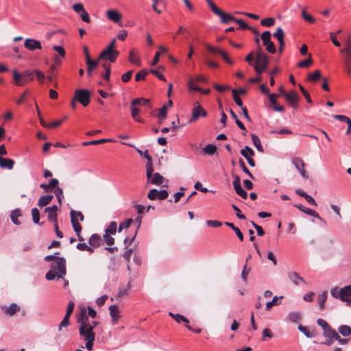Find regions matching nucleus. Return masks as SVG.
Here are the masks:
<instances>
[{"label":"nucleus","mask_w":351,"mask_h":351,"mask_svg":"<svg viewBox=\"0 0 351 351\" xmlns=\"http://www.w3.org/2000/svg\"><path fill=\"white\" fill-rule=\"evenodd\" d=\"M51 269L46 274L45 278L48 280H52L55 278H63L66 275V261L64 258H56V261L50 265Z\"/></svg>","instance_id":"nucleus-1"},{"label":"nucleus","mask_w":351,"mask_h":351,"mask_svg":"<svg viewBox=\"0 0 351 351\" xmlns=\"http://www.w3.org/2000/svg\"><path fill=\"white\" fill-rule=\"evenodd\" d=\"M342 55L343 66L346 73L351 77V36H348L340 49Z\"/></svg>","instance_id":"nucleus-2"},{"label":"nucleus","mask_w":351,"mask_h":351,"mask_svg":"<svg viewBox=\"0 0 351 351\" xmlns=\"http://www.w3.org/2000/svg\"><path fill=\"white\" fill-rule=\"evenodd\" d=\"M330 294L335 298L347 303H351V285H347L342 288L333 287L330 290Z\"/></svg>","instance_id":"nucleus-3"},{"label":"nucleus","mask_w":351,"mask_h":351,"mask_svg":"<svg viewBox=\"0 0 351 351\" xmlns=\"http://www.w3.org/2000/svg\"><path fill=\"white\" fill-rule=\"evenodd\" d=\"M91 93L86 89H77L75 91L74 97L83 106L86 107L89 104Z\"/></svg>","instance_id":"nucleus-4"},{"label":"nucleus","mask_w":351,"mask_h":351,"mask_svg":"<svg viewBox=\"0 0 351 351\" xmlns=\"http://www.w3.org/2000/svg\"><path fill=\"white\" fill-rule=\"evenodd\" d=\"M73 10L77 13L81 19L85 23H90V19L88 13L86 11L83 4L82 3H75L72 6Z\"/></svg>","instance_id":"nucleus-5"},{"label":"nucleus","mask_w":351,"mask_h":351,"mask_svg":"<svg viewBox=\"0 0 351 351\" xmlns=\"http://www.w3.org/2000/svg\"><path fill=\"white\" fill-rule=\"evenodd\" d=\"M136 151L141 156H144L147 160V162L146 164V174H147V177L149 179H150V177L154 171V167H153V164H152V158L149 154L147 150H146L143 152L142 150H141L139 149H136Z\"/></svg>","instance_id":"nucleus-6"},{"label":"nucleus","mask_w":351,"mask_h":351,"mask_svg":"<svg viewBox=\"0 0 351 351\" xmlns=\"http://www.w3.org/2000/svg\"><path fill=\"white\" fill-rule=\"evenodd\" d=\"M269 64L268 56L264 53L261 48L258 47V50L256 54V62L254 65L262 66L263 69H267Z\"/></svg>","instance_id":"nucleus-7"},{"label":"nucleus","mask_w":351,"mask_h":351,"mask_svg":"<svg viewBox=\"0 0 351 351\" xmlns=\"http://www.w3.org/2000/svg\"><path fill=\"white\" fill-rule=\"evenodd\" d=\"M119 54V52L117 50H108V49L106 48L99 54V59L108 60L111 62H114Z\"/></svg>","instance_id":"nucleus-8"},{"label":"nucleus","mask_w":351,"mask_h":351,"mask_svg":"<svg viewBox=\"0 0 351 351\" xmlns=\"http://www.w3.org/2000/svg\"><path fill=\"white\" fill-rule=\"evenodd\" d=\"M292 163L293 164L295 167L298 170L302 178H304V179L308 178V173L304 169L305 163L302 158L298 157L293 158L292 159Z\"/></svg>","instance_id":"nucleus-9"},{"label":"nucleus","mask_w":351,"mask_h":351,"mask_svg":"<svg viewBox=\"0 0 351 351\" xmlns=\"http://www.w3.org/2000/svg\"><path fill=\"white\" fill-rule=\"evenodd\" d=\"M94 326L90 324L81 325L79 328L80 335L82 336L84 339L95 338V335L93 332Z\"/></svg>","instance_id":"nucleus-10"},{"label":"nucleus","mask_w":351,"mask_h":351,"mask_svg":"<svg viewBox=\"0 0 351 351\" xmlns=\"http://www.w3.org/2000/svg\"><path fill=\"white\" fill-rule=\"evenodd\" d=\"M285 97L289 105L294 109L298 108V94L295 90H291L285 93Z\"/></svg>","instance_id":"nucleus-11"},{"label":"nucleus","mask_w":351,"mask_h":351,"mask_svg":"<svg viewBox=\"0 0 351 351\" xmlns=\"http://www.w3.org/2000/svg\"><path fill=\"white\" fill-rule=\"evenodd\" d=\"M206 115V111L200 105H197L193 108L192 110V117L189 123H192L200 117H205Z\"/></svg>","instance_id":"nucleus-12"},{"label":"nucleus","mask_w":351,"mask_h":351,"mask_svg":"<svg viewBox=\"0 0 351 351\" xmlns=\"http://www.w3.org/2000/svg\"><path fill=\"white\" fill-rule=\"evenodd\" d=\"M24 47L32 51L42 49L40 42L33 38H26L24 42Z\"/></svg>","instance_id":"nucleus-13"},{"label":"nucleus","mask_w":351,"mask_h":351,"mask_svg":"<svg viewBox=\"0 0 351 351\" xmlns=\"http://www.w3.org/2000/svg\"><path fill=\"white\" fill-rule=\"evenodd\" d=\"M13 80L12 83L18 86H23L27 84V80L23 77V73H21L16 70L12 71Z\"/></svg>","instance_id":"nucleus-14"},{"label":"nucleus","mask_w":351,"mask_h":351,"mask_svg":"<svg viewBox=\"0 0 351 351\" xmlns=\"http://www.w3.org/2000/svg\"><path fill=\"white\" fill-rule=\"evenodd\" d=\"M295 207L298 208L299 210H300L304 213H305L311 217L317 218L320 221H322V218L319 217V214L315 210H314L311 208H306L300 204H295Z\"/></svg>","instance_id":"nucleus-15"},{"label":"nucleus","mask_w":351,"mask_h":351,"mask_svg":"<svg viewBox=\"0 0 351 351\" xmlns=\"http://www.w3.org/2000/svg\"><path fill=\"white\" fill-rule=\"evenodd\" d=\"M233 186L236 193L241 197H247V193L243 189L240 182V178L237 176L233 181Z\"/></svg>","instance_id":"nucleus-16"},{"label":"nucleus","mask_w":351,"mask_h":351,"mask_svg":"<svg viewBox=\"0 0 351 351\" xmlns=\"http://www.w3.org/2000/svg\"><path fill=\"white\" fill-rule=\"evenodd\" d=\"M288 277L290 280L295 285H299L300 283H306L305 280L300 274L296 271H290L288 273Z\"/></svg>","instance_id":"nucleus-17"},{"label":"nucleus","mask_w":351,"mask_h":351,"mask_svg":"<svg viewBox=\"0 0 351 351\" xmlns=\"http://www.w3.org/2000/svg\"><path fill=\"white\" fill-rule=\"evenodd\" d=\"M106 16L109 20L114 23H119L121 19V14L116 10H107Z\"/></svg>","instance_id":"nucleus-18"},{"label":"nucleus","mask_w":351,"mask_h":351,"mask_svg":"<svg viewBox=\"0 0 351 351\" xmlns=\"http://www.w3.org/2000/svg\"><path fill=\"white\" fill-rule=\"evenodd\" d=\"M129 61L136 66L141 65V58L138 54V51L136 49L130 50L129 53Z\"/></svg>","instance_id":"nucleus-19"},{"label":"nucleus","mask_w":351,"mask_h":351,"mask_svg":"<svg viewBox=\"0 0 351 351\" xmlns=\"http://www.w3.org/2000/svg\"><path fill=\"white\" fill-rule=\"evenodd\" d=\"M110 315L112 318V323L115 324L119 318V311L117 305H111L109 307Z\"/></svg>","instance_id":"nucleus-20"},{"label":"nucleus","mask_w":351,"mask_h":351,"mask_svg":"<svg viewBox=\"0 0 351 351\" xmlns=\"http://www.w3.org/2000/svg\"><path fill=\"white\" fill-rule=\"evenodd\" d=\"M14 161L10 158L0 157V167L11 170L13 169Z\"/></svg>","instance_id":"nucleus-21"},{"label":"nucleus","mask_w":351,"mask_h":351,"mask_svg":"<svg viewBox=\"0 0 351 351\" xmlns=\"http://www.w3.org/2000/svg\"><path fill=\"white\" fill-rule=\"evenodd\" d=\"M58 180L56 178H53L50 180L49 182L47 184H41L40 186V188L43 189L46 193H49L52 192L53 188H54V186H56V185H58Z\"/></svg>","instance_id":"nucleus-22"},{"label":"nucleus","mask_w":351,"mask_h":351,"mask_svg":"<svg viewBox=\"0 0 351 351\" xmlns=\"http://www.w3.org/2000/svg\"><path fill=\"white\" fill-rule=\"evenodd\" d=\"M21 216V211L19 208H16V209L13 210L10 214V219H11L12 223L17 226L20 225L21 222L19 221L18 218Z\"/></svg>","instance_id":"nucleus-23"},{"label":"nucleus","mask_w":351,"mask_h":351,"mask_svg":"<svg viewBox=\"0 0 351 351\" xmlns=\"http://www.w3.org/2000/svg\"><path fill=\"white\" fill-rule=\"evenodd\" d=\"M140 112L139 108L136 106L133 105V103L131 102V116L132 117L138 121V123H143V120L138 116Z\"/></svg>","instance_id":"nucleus-24"},{"label":"nucleus","mask_w":351,"mask_h":351,"mask_svg":"<svg viewBox=\"0 0 351 351\" xmlns=\"http://www.w3.org/2000/svg\"><path fill=\"white\" fill-rule=\"evenodd\" d=\"M148 180L154 184H161L163 182L164 178L158 173H152L150 179L147 178Z\"/></svg>","instance_id":"nucleus-25"},{"label":"nucleus","mask_w":351,"mask_h":351,"mask_svg":"<svg viewBox=\"0 0 351 351\" xmlns=\"http://www.w3.org/2000/svg\"><path fill=\"white\" fill-rule=\"evenodd\" d=\"M217 16H219L221 18V21L223 23L228 24L230 23V21H234L236 18L232 16L231 14L226 13L223 12L222 10L220 12V14H219Z\"/></svg>","instance_id":"nucleus-26"},{"label":"nucleus","mask_w":351,"mask_h":351,"mask_svg":"<svg viewBox=\"0 0 351 351\" xmlns=\"http://www.w3.org/2000/svg\"><path fill=\"white\" fill-rule=\"evenodd\" d=\"M101 237L97 234H92L88 240V243H89L90 245L93 247H99L101 244Z\"/></svg>","instance_id":"nucleus-27"},{"label":"nucleus","mask_w":351,"mask_h":351,"mask_svg":"<svg viewBox=\"0 0 351 351\" xmlns=\"http://www.w3.org/2000/svg\"><path fill=\"white\" fill-rule=\"evenodd\" d=\"M328 291H324L321 294L317 295V300L320 310H323L325 308V302L327 300Z\"/></svg>","instance_id":"nucleus-28"},{"label":"nucleus","mask_w":351,"mask_h":351,"mask_svg":"<svg viewBox=\"0 0 351 351\" xmlns=\"http://www.w3.org/2000/svg\"><path fill=\"white\" fill-rule=\"evenodd\" d=\"M88 317L86 312L85 309H82L77 317V322L81 324V325L90 324V323H88Z\"/></svg>","instance_id":"nucleus-29"},{"label":"nucleus","mask_w":351,"mask_h":351,"mask_svg":"<svg viewBox=\"0 0 351 351\" xmlns=\"http://www.w3.org/2000/svg\"><path fill=\"white\" fill-rule=\"evenodd\" d=\"M324 336L326 338H333L336 339L337 338H339V335L337 332L335 330L329 327L325 331H324Z\"/></svg>","instance_id":"nucleus-30"},{"label":"nucleus","mask_w":351,"mask_h":351,"mask_svg":"<svg viewBox=\"0 0 351 351\" xmlns=\"http://www.w3.org/2000/svg\"><path fill=\"white\" fill-rule=\"evenodd\" d=\"M158 49H159V51H157L156 53H155V56L154 57V59L151 63V65L152 66H154L156 65V64H158V62H159V58H160V53H166L167 52V49L162 46V45H160L158 47Z\"/></svg>","instance_id":"nucleus-31"},{"label":"nucleus","mask_w":351,"mask_h":351,"mask_svg":"<svg viewBox=\"0 0 351 351\" xmlns=\"http://www.w3.org/2000/svg\"><path fill=\"white\" fill-rule=\"evenodd\" d=\"M19 310L20 308L18 306V305L15 303H12L9 306L5 308V313L12 316Z\"/></svg>","instance_id":"nucleus-32"},{"label":"nucleus","mask_w":351,"mask_h":351,"mask_svg":"<svg viewBox=\"0 0 351 351\" xmlns=\"http://www.w3.org/2000/svg\"><path fill=\"white\" fill-rule=\"evenodd\" d=\"M339 332L343 337H348L351 335V327L347 325H341L338 328Z\"/></svg>","instance_id":"nucleus-33"},{"label":"nucleus","mask_w":351,"mask_h":351,"mask_svg":"<svg viewBox=\"0 0 351 351\" xmlns=\"http://www.w3.org/2000/svg\"><path fill=\"white\" fill-rule=\"evenodd\" d=\"M252 141L254 145L256 147L257 150L260 152H263V148L261 145V141L259 138L254 134H252Z\"/></svg>","instance_id":"nucleus-34"},{"label":"nucleus","mask_w":351,"mask_h":351,"mask_svg":"<svg viewBox=\"0 0 351 351\" xmlns=\"http://www.w3.org/2000/svg\"><path fill=\"white\" fill-rule=\"evenodd\" d=\"M112 141H114L111 138H102V139H99V140H95V141H91L84 142L82 143V145L87 146V145H98V144H101V143H107V142H112Z\"/></svg>","instance_id":"nucleus-35"},{"label":"nucleus","mask_w":351,"mask_h":351,"mask_svg":"<svg viewBox=\"0 0 351 351\" xmlns=\"http://www.w3.org/2000/svg\"><path fill=\"white\" fill-rule=\"evenodd\" d=\"M302 19L309 23H311V24H313L315 23V19L311 16L310 14L307 13L306 11H305V9H302Z\"/></svg>","instance_id":"nucleus-36"},{"label":"nucleus","mask_w":351,"mask_h":351,"mask_svg":"<svg viewBox=\"0 0 351 351\" xmlns=\"http://www.w3.org/2000/svg\"><path fill=\"white\" fill-rule=\"evenodd\" d=\"M133 105L138 106H148L149 104V100L144 98H136L132 101Z\"/></svg>","instance_id":"nucleus-37"},{"label":"nucleus","mask_w":351,"mask_h":351,"mask_svg":"<svg viewBox=\"0 0 351 351\" xmlns=\"http://www.w3.org/2000/svg\"><path fill=\"white\" fill-rule=\"evenodd\" d=\"M282 296H280L279 298H278L277 296H274L272 299V300L267 302L266 304V308H265V310L266 311H269L270 310V308L275 306V305H278L280 302H278V300L282 299Z\"/></svg>","instance_id":"nucleus-38"},{"label":"nucleus","mask_w":351,"mask_h":351,"mask_svg":"<svg viewBox=\"0 0 351 351\" xmlns=\"http://www.w3.org/2000/svg\"><path fill=\"white\" fill-rule=\"evenodd\" d=\"M99 60L100 59L99 58L95 60H93L91 58H87V60H86L87 68L91 69L92 71L94 70L97 66Z\"/></svg>","instance_id":"nucleus-39"},{"label":"nucleus","mask_w":351,"mask_h":351,"mask_svg":"<svg viewBox=\"0 0 351 351\" xmlns=\"http://www.w3.org/2000/svg\"><path fill=\"white\" fill-rule=\"evenodd\" d=\"M274 36L279 43L284 41L285 34L283 29L281 27H278L276 32L274 34Z\"/></svg>","instance_id":"nucleus-40"},{"label":"nucleus","mask_w":351,"mask_h":351,"mask_svg":"<svg viewBox=\"0 0 351 351\" xmlns=\"http://www.w3.org/2000/svg\"><path fill=\"white\" fill-rule=\"evenodd\" d=\"M204 152L208 155H213L217 152V147L213 144H208L203 149Z\"/></svg>","instance_id":"nucleus-41"},{"label":"nucleus","mask_w":351,"mask_h":351,"mask_svg":"<svg viewBox=\"0 0 351 351\" xmlns=\"http://www.w3.org/2000/svg\"><path fill=\"white\" fill-rule=\"evenodd\" d=\"M34 73L35 70H26L23 73V77L27 80V83L34 80Z\"/></svg>","instance_id":"nucleus-42"},{"label":"nucleus","mask_w":351,"mask_h":351,"mask_svg":"<svg viewBox=\"0 0 351 351\" xmlns=\"http://www.w3.org/2000/svg\"><path fill=\"white\" fill-rule=\"evenodd\" d=\"M288 319L291 322H298L301 319V316L298 312H291L289 313Z\"/></svg>","instance_id":"nucleus-43"},{"label":"nucleus","mask_w":351,"mask_h":351,"mask_svg":"<svg viewBox=\"0 0 351 351\" xmlns=\"http://www.w3.org/2000/svg\"><path fill=\"white\" fill-rule=\"evenodd\" d=\"M263 45L266 47V49L268 52L271 53H275L276 51V47L273 42L271 40H268V42L263 43Z\"/></svg>","instance_id":"nucleus-44"},{"label":"nucleus","mask_w":351,"mask_h":351,"mask_svg":"<svg viewBox=\"0 0 351 351\" xmlns=\"http://www.w3.org/2000/svg\"><path fill=\"white\" fill-rule=\"evenodd\" d=\"M261 24L265 27H271L275 24V19L271 17L265 18L261 20Z\"/></svg>","instance_id":"nucleus-45"},{"label":"nucleus","mask_w":351,"mask_h":351,"mask_svg":"<svg viewBox=\"0 0 351 351\" xmlns=\"http://www.w3.org/2000/svg\"><path fill=\"white\" fill-rule=\"evenodd\" d=\"M313 63L311 55L309 54L308 58L302 60L298 63V66L301 68H307Z\"/></svg>","instance_id":"nucleus-46"},{"label":"nucleus","mask_w":351,"mask_h":351,"mask_svg":"<svg viewBox=\"0 0 351 351\" xmlns=\"http://www.w3.org/2000/svg\"><path fill=\"white\" fill-rule=\"evenodd\" d=\"M148 71L145 69H143L140 71H138L135 76V80L136 82H138L140 80H144L145 79V77L148 74Z\"/></svg>","instance_id":"nucleus-47"},{"label":"nucleus","mask_w":351,"mask_h":351,"mask_svg":"<svg viewBox=\"0 0 351 351\" xmlns=\"http://www.w3.org/2000/svg\"><path fill=\"white\" fill-rule=\"evenodd\" d=\"M321 77V71L319 70L315 71L313 73H311L308 75V80L309 81L315 82Z\"/></svg>","instance_id":"nucleus-48"},{"label":"nucleus","mask_w":351,"mask_h":351,"mask_svg":"<svg viewBox=\"0 0 351 351\" xmlns=\"http://www.w3.org/2000/svg\"><path fill=\"white\" fill-rule=\"evenodd\" d=\"M117 223L115 221H112L110 223L108 228L106 229V233L107 234H115L117 230Z\"/></svg>","instance_id":"nucleus-49"},{"label":"nucleus","mask_w":351,"mask_h":351,"mask_svg":"<svg viewBox=\"0 0 351 351\" xmlns=\"http://www.w3.org/2000/svg\"><path fill=\"white\" fill-rule=\"evenodd\" d=\"M32 220L34 223L36 224H39L40 221V214L39 211L36 208H34L32 210Z\"/></svg>","instance_id":"nucleus-50"},{"label":"nucleus","mask_w":351,"mask_h":351,"mask_svg":"<svg viewBox=\"0 0 351 351\" xmlns=\"http://www.w3.org/2000/svg\"><path fill=\"white\" fill-rule=\"evenodd\" d=\"M232 96L234 99V101L237 106H239L240 108L243 107V102L240 97L238 95L237 90L234 89L232 90Z\"/></svg>","instance_id":"nucleus-51"},{"label":"nucleus","mask_w":351,"mask_h":351,"mask_svg":"<svg viewBox=\"0 0 351 351\" xmlns=\"http://www.w3.org/2000/svg\"><path fill=\"white\" fill-rule=\"evenodd\" d=\"M132 222L133 219L130 218L121 222L119 226V232H121L124 228H128Z\"/></svg>","instance_id":"nucleus-52"},{"label":"nucleus","mask_w":351,"mask_h":351,"mask_svg":"<svg viewBox=\"0 0 351 351\" xmlns=\"http://www.w3.org/2000/svg\"><path fill=\"white\" fill-rule=\"evenodd\" d=\"M239 166L241 168L242 171L244 173H245L247 175H248L250 178H253L252 174L250 173V171L248 170V169L245 166V164L242 158H240L239 160Z\"/></svg>","instance_id":"nucleus-53"},{"label":"nucleus","mask_w":351,"mask_h":351,"mask_svg":"<svg viewBox=\"0 0 351 351\" xmlns=\"http://www.w3.org/2000/svg\"><path fill=\"white\" fill-rule=\"evenodd\" d=\"M45 212L48 213L49 221H53L54 223L57 222L56 212H53V210H47V208L45 209Z\"/></svg>","instance_id":"nucleus-54"},{"label":"nucleus","mask_w":351,"mask_h":351,"mask_svg":"<svg viewBox=\"0 0 351 351\" xmlns=\"http://www.w3.org/2000/svg\"><path fill=\"white\" fill-rule=\"evenodd\" d=\"M222 58L223 60L228 64H234V61L233 60H232L230 56H228V54L223 50H222V51L221 52L220 55H219Z\"/></svg>","instance_id":"nucleus-55"},{"label":"nucleus","mask_w":351,"mask_h":351,"mask_svg":"<svg viewBox=\"0 0 351 351\" xmlns=\"http://www.w3.org/2000/svg\"><path fill=\"white\" fill-rule=\"evenodd\" d=\"M69 325V317L64 316L60 324L58 325V330L62 331L63 328H66Z\"/></svg>","instance_id":"nucleus-56"},{"label":"nucleus","mask_w":351,"mask_h":351,"mask_svg":"<svg viewBox=\"0 0 351 351\" xmlns=\"http://www.w3.org/2000/svg\"><path fill=\"white\" fill-rule=\"evenodd\" d=\"M34 75L36 76L39 84H43L45 80V73L39 70H35Z\"/></svg>","instance_id":"nucleus-57"},{"label":"nucleus","mask_w":351,"mask_h":351,"mask_svg":"<svg viewBox=\"0 0 351 351\" xmlns=\"http://www.w3.org/2000/svg\"><path fill=\"white\" fill-rule=\"evenodd\" d=\"M130 288H131V284L129 282L126 288H120L119 289V290L118 291L117 296L119 298H121V297H122L124 295H127L128 291H129V290L130 289Z\"/></svg>","instance_id":"nucleus-58"},{"label":"nucleus","mask_w":351,"mask_h":351,"mask_svg":"<svg viewBox=\"0 0 351 351\" xmlns=\"http://www.w3.org/2000/svg\"><path fill=\"white\" fill-rule=\"evenodd\" d=\"M241 154L245 158V159L247 160V162L249 163V165L251 166V167H254L255 166V162L254 160L252 158V156H250L247 153H245L244 152V150H241Z\"/></svg>","instance_id":"nucleus-59"},{"label":"nucleus","mask_w":351,"mask_h":351,"mask_svg":"<svg viewBox=\"0 0 351 351\" xmlns=\"http://www.w3.org/2000/svg\"><path fill=\"white\" fill-rule=\"evenodd\" d=\"M298 330L301 332H302L307 338H311L313 337V335L310 332H308L306 327H305L301 324H300L298 326Z\"/></svg>","instance_id":"nucleus-60"},{"label":"nucleus","mask_w":351,"mask_h":351,"mask_svg":"<svg viewBox=\"0 0 351 351\" xmlns=\"http://www.w3.org/2000/svg\"><path fill=\"white\" fill-rule=\"evenodd\" d=\"M251 270L250 267H247V265L245 264L243 268L242 272H241V278L243 280L246 282H247V276L250 273Z\"/></svg>","instance_id":"nucleus-61"},{"label":"nucleus","mask_w":351,"mask_h":351,"mask_svg":"<svg viewBox=\"0 0 351 351\" xmlns=\"http://www.w3.org/2000/svg\"><path fill=\"white\" fill-rule=\"evenodd\" d=\"M53 49L58 53V54H59L58 56H60L61 58L65 57L66 51L62 46L54 45L53 47Z\"/></svg>","instance_id":"nucleus-62"},{"label":"nucleus","mask_w":351,"mask_h":351,"mask_svg":"<svg viewBox=\"0 0 351 351\" xmlns=\"http://www.w3.org/2000/svg\"><path fill=\"white\" fill-rule=\"evenodd\" d=\"M206 223L208 226L213 228H219L222 225V223L219 221L217 220H207Z\"/></svg>","instance_id":"nucleus-63"},{"label":"nucleus","mask_w":351,"mask_h":351,"mask_svg":"<svg viewBox=\"0 0 351 351\" xmlns=\"http://www.w3.org/2000/svg\"><path fill=\"white\" fill-rule=\"evenodd\" d=\"M149 73H152L153 75H154L156 77H157L159 80H162V81H164L165 82L166 81V78L165 77V75H163L160 71H158V70H156V69H150L149 71H148Z\"/></svg>","instance_id":"nucleus-64"}]
</instances>
